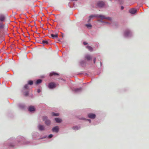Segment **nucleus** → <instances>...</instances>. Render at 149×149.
<instances>
[{
	"label": "nucleus",
	"instance_id": "1",
	"mask_svg": "<svg viewBox=\"0 0 149 149\" xmlns=\"http://www.w3.org/2000/svg\"><path fill=\"white\" fill-rule=\"evenodd\" d=\"M98 17L100 19L98 20V21L104 23V24H109V23L104 22L103 21V19H106L109 21H111L112 19L111 17H107L105 15H91L89 16L90 19H89L88 22H89L91 19L93 17Z\"/></svg>",
	"mask_w": 149,
	"mask_h": 149
},
{
	"label": "nucleus",
	"instance_id": "2",
	"mask_svg": "<svg viewBox=\"0 0 149 149\" xmlns=\"http://www.w3.org/2000/svg\"><path fill=\"white\" fill-rule=\"evenodd\" d=\"M132 34V31L129 29H127L125 31L124 36L125 37L128 38L131 36Z\"/></svg>",
	"mask_w": 149,
	"mask_h": 149
},
{
	"label": "nucleus",
	"instance_id": "3",
	"mask_svg": "<svg viewBox=\"0 0 149 149\" xmlns=\"http://www.w3.org/2000/svg\"><path fill=\"white\" fill-rule=\"evenodd\" d=\"M43 120L45 121V123L47 125H49L51 124L50 120L48 119V117L46 116H44L42 117Z\"/></svg>",
	"mask_w": 149,
	"mask_h": 149
},
{
	"label": "nucleus",
	"instance_id": "4",
	"mask_svg": "<svg viewBox=\"0 0 149 149\" xmlns=\"http://www.w3.org/2000/svg\"><path fill=\"white\" fill-rule=\"evenodd\" d=\"M14 140L13 138H11L9 139L7 143H8V146L10 147H13L14 146V144L13 143Z\"/></svg>",
	"mask_w": 149,
	"mask_h": 149
},
{
	"label": "nucleus",
	"instance_id": "5",
	"mask_svg": "<svg viewBox=\"0 0 149 149\" xmlns=\"http://www.w3.org/2000/svg\"><path fill=\"white\" fill-rule=\"evenodd\" d=\"M17 139H18V141L19 142H21V143L23 142V143H22L23 144H27V143H24V141H25V139L21 136H18L17 138Z\"/></svg>",
	"mask_w": 149,
	"mask_h": 149
},
{
	"label": "nucleus",
	"instance_id": "6",
	"mask_svg": "<svg viewBox=\"0 0 149 149\" xmlns=\"http://www.w3.org/2000/svg\"><path fill=\"white\" fill-rule=\"evenodd\" d=\"M104 5V2L103 1H99L97 3V6L99 7H102Z\"/></svg>",
	"mask_w": 149,
	"mask_h": 149
},
{
	"label": "nucleus",
	"instance_id": "7",
	"mask_svg": "<svg viewBox=\"0 0 149 149\" xmlns=\"http://www.w3.org/2000/svg\"><path fill=\"white\" fill-rule=\"evenodd\" d=\"M56 86L55 84L53 82L49 83L48 87L50 89H53L55 88Z\"/></svg>",
	"mask_w": 149,
	"mask_h": 149
},
{
	"label": "nucleus",
	"instance_id": "8",
	"mask_svg": "<svg viewBox=\"0 0 149 149\" xmlns=\"http://www.w3.org/2000/svg\"><path fill=\"white\" fill-rule=\"evenodd\" d=\"M38 128L40 131H43L45 130V127L44 125L39 124L38 126Z\"/></svg>",
	"mask_w": 149,
	"mask_h": 149
},
{
	"label": "nucleus",
	"instance_id": "9",
	"mask_svg": "<svg viewBox=\"0 0 149 149\" xmlns=\"http://www.w3.org/2000/svg\"><path fill=\"white\" fill-rule=\"evenodd\" d=\"M72 90L75 93H78L81 92L82 91V88H77Z\"/></svg>",
	"mask_w": 149,
	"mask_h": 149
},
{
	"label": "nucleus",
	"instance_id": "10",
	"mask_svg": "<svg viewBox=\"0 0 149 149\" xmlns=\"http://www.w3.org/2000/svg\"><path fill=\"white\" fill-rule=\"evenodd\" d=\"M52 130L53 132L57 133L58 132L59 130V128L58 126H56L55 127L53 128L52 129Z\"/></svg>",
	"mask_w": 149,
	"mask_h": 149
},
{
	"label": "nucleus",
	"instance_id": "11",
	"mask_svg": "<svg viewBox=\"0 0 149 149\" xmlns=\"http://www.w3.org/2000/svg\"><path fill=\"white\" fill-rule=\"evenodd\" d=\"M137 10H136L134 8H133L131 9H130L129 10L130 13L132 14H134L136 12Z\"/></svg>",
	"mask_w": 149,
	"mask_h": 149
},
{
	"label": "nucleus",
	"instance_id": "12",
	"mask_svg": "<svg viewBox=\"0 0 149 149\" xmlns=\"http://www.w3.org/2000/svg\"><path fill=\"white\" fill-rule=\"evenodd\" d=\"M85 59L88 61H89L91 60L92 58V57L89 54H86L85 56Z\"/></svg>",
	"mask_w": 149,
	"mask_h": 149
},
{
	"label": "nucleus",
	"instance_id": "13",
	"mask_svg": "<svg viewBox=\"0 0 149 149\" xmlns=\"http://www.w3.org/2000/svg\"><path fill=\"white\" fill-rule=\"evenodd\" d=\"M28 110L30 112L34 111L35 110V108L33 106H30L29 107Z\"/></svg>",
	"mask_w": 149,
	"mask_h": 149
},
{
	"label": "nucleus",
	"instance_id": "14",
	"mask_svg": "<svg viewBox=\"0 0 149 149\" xmlns=\"http://www.w3.org/2000/svg\"><path fill=\"white\" fill-rule=\"evenodd\" d=\"M88 117L91 119H94L95 117V115L93 113H89L88 115Z\"/></svg>",
	"mask_w": 149,
	"mask_h": 149
},
{
	"label": "nucleus",
	"instance_id": "15",
	"mask_svg": "<svg viewBox=\"0 0 149 149\" xmlns=\"http://www.w3.org/2000/svg\"><path fill=\"white\" fill-rule=\"evenodd\" d=\"M18 106L21 109H23L25 107V105L23 104H18Z\"/></svg>",
	"mask_w": 149,
	"mask_h": 149
},
{
	"label": "nucleus",
	"instance_id": "16",
	"mask_svg": "<svg viewBox=\"0 0 149 149\" xmlns=\"http://www.w3.org/2000/svg\"><path fill=\"white\" fill-rule=\"evenodd\" d=\"M55 119L56 122L58 123H60L62 121L61 119L59 118H55Z\"/></svg>",
	"mask_w": 149,
	"mask_h": 149
},
{
	"label": "nucleus",
	"instance_id": "17",
	"mask_svg": "<svg viewBox=\"0 0 149 149\" xmlns=\"http://www.w3.org/2000/svg\"><path fill=\"white\" fill-rule=\"evenodd\" d=\"M5 19V17L3 15H0V20L1 21H3Z\"/></svg>",
	"mask_w": 149,
	"mask_h": 149
},
{
	"label": "nucleus",
	"instance_id": "18",
	"mask_svg": "<svg viewBox=\"0 0 149 149\" xmlns=\"http://www.w3.org/2000/svg\"><path fill=\"white\" fill-rule=\"evenodd\" d=\"M51 37L53 38H57L58 37V34H56L55 35H54L53 34H51Z\"/></svg>",
	"mask_w": 149,
	"mask_h": 149
},
{
	"label": "nucleus",
	"instance_id": "19",
	"mask_svg": "<svg viewBox=\"0 0 149 149\" xmlns=\"http://www.w3.org/2000/svg\"><path fill=\"white\" fill-rule=\"evenodd\" d=\"M86 48L90 51H93V48L90 46H87L86 47Z\"/></svg>",
	"mask_w": 149,
	"mask_h": 149
},
{
	"label": "nucleus",
	"instance_id": "20",
	"mask_svg": "<svg viewBox=\"0 0 149 149\" xmlns=\"http://www.w3.org/2000/svg\"><path fill=\"white\" fill-rule=\"evenodd\" d=\"M42 82V80L40 79H39L37 80L35 83V84L36 85L38 84H39L41 83Z\"/></svg>",
	"mask_w": 149,
	"mask_h": 149
},
{
	"label": "nucleus",
	"instance_id": "21",
	"mask_svg": "<svg viewBox=\"0 0 149 149\" xmlns=\"http://www.w3.org/2000/svg\"><path fill=\"white\" fill-rule=\"evenodd\" d=\"M42 42L44 45H47L49 43L48 41L46 40H43L42 41Z\"/></svg>",
	"mask_w": 149,
	"mask_h": 149
},
{
	"label": "nucleus",
	"instance_id": "22",
	"mask_svg": "<svg viewBox=\"0 0 149 149\" xmlns=\"http://www.w3.org/2000/svg\"><path fill=\"white\" fill-rule=\"evenodd\" d=\"M58 75V74L54 72H51L50 74V76H52L53 75Z\"/></svg>",
	"mask_w": 149,
	"mask_h": 149
},
{
	"label": "nucleus",
	"instance_id": "23",
	"mask_svg": "<svg viewBox=\"0 0 149 149\" xmlns=\"http://www.w3.org/2000/svg\"><path fill=\"white\" fill-rule=\"evenodd\" d=\"M52 115L53 116H58L59 115L58 113H55L54 112H52Z\"/></svg>",
	"mask_w": 149,
	"mask_h": 149
},
{
	"label": "nucleus",
	"instance_id": "24",
	"mask_svg": "<svg viewBox=\"0 0 149 149\" xmlns=\"http://www.w3.org/2000/svg\"><path fill=\"white\" fill-rule=\"evenodd\" d=\"M86 26L88 28H90L92 27V25L90 24H86Z\"/></svg>",
	"mask_w": 149,
	"mask_h": 149
},
{
	"label": "nucleus",
	"instance_id": "25",
	"mask_svg": "<svg viewBox=\"0 0 149 149\" xmlns=\"http://www.w3.org/2000/svg\"><path fill=\"white\" fill-rule=\"evenodd\" d=\"M85 63V62L84 61H81L80 62V64L82 66H83Z\"/></svg>",
	"mask_w": 149,
	"mask_h": 149
},
{
	"label": "nucleus",
	"instance_id": "26",
	"mask_svg": "<svg viewBox=\"0 0 149 149\" xmlns=\"http://www.w3.org/2000/svg\"><path fill=\"white\" fill-rule=\"evenodd\" d=\"M80 127H78V126L73 127L72 128L74 130H77L80 129Z\"/></svg>",
	"mask_w": 149,
	"mask_h": 149
},
{
	"label": "nucleus",
	"instance_id": "27",
	"mask_svg": "<svg viewBox=\"0 0 149 149\" xmlns=\"http://www.w3.org/2000/svg\"><path fill=\"white\" fill-rule=\"evenodd\" d=\"M29 88V87H28V84H26V85H25L24 87V89H28Z\"/></svg>",
	"mask_w": 149,
	"mask_h": 149
},
{
	"label": "nucleus",
	"instance_id": "28",
	"mask_svg": "<svg viewBox=\"0 0 149 149\" xmlns=\"http://www.w3.org/2000/svg\"><path fill=\"white\" fill-rule=\"evenodd\" d=\"M28 84L31 85L33 84V81H29L28 82Z\"/></svg>",
	"mask_w": 149,
	"mask_h": 149
},
{
	"label": "nucleus",
	"instance_id": "29",
	"mask_svg": "<svg viewBox=\"0 0 149 149\" xmlns=\"http://www.w3.org/2000/svg\"><path fill=\"white\" fill-rule=\"evenodd\" d=\"M24 94L26 96H27L29 95V92L28 91H26L24 92Z\"/></svg>",
	"mask_w": 149,
	"mask_h": 149
},
{
	"label": "nucleus",
	"instance_id": "30",
	"mask_svg": "<svg viewBox=\"0 0 149 149\" xmlns=\"http://www.w3.org/2000/svg\"><path fill=\"white\" fill-rule=\"evenodd\" d=\"M53 136V135L52 134H50L48 136V138H50L52 137Z\"/></svg>",
	"mask_w": 149,
	"mask_h": 149
},
{
	"label": "nucleus",
	"instance_id": "31",
	"mask_svg": "<svg viewBox=\"0 0 149 149\" xmlns=\"http://www.w3.org/2000/svg\"><path fill=\"white\" fill-rule=\"evenodd\" d=\"M37 92L38 93H39L40 92V89H38L37 90Z\"/></svg>",
	"mask_w": 149,
	"mask_h": 149
},
{
	"label": "nucleus",
	"instance_id": "32",
	"mask_svg": "<svg viewBox=\"0 0 149 149\" xmlns=\"http://www.w3.org/2000/svg\"><path fill=\"white\" fill-rule=\"evenodd\" d=\"M96 61V58H94L93 59V62L94 63H95Z\"/></svg>",
	"mask_w": 149,
	"mask_h": 149
},
{
	"label": "nucleus",
	"instance_id": "33",
	"mask_svg": "<svg viewBox=\"0 0 149 149\" xmlns=\"http://www.w3.org/2000/svg\"><path fill=\"white\" fill-rule=\"evenodd\" d=\"M83 44L84 45H86L88 44V43H86V42H84Z\"/></svg>",
	"mask_w": 149,
	"mask_h": 149
},
{
	"label": "nucleus",
	"instance_id": "34",
	"mask_svg": "<svg viewBox=\"0 0 149 149\" xmlns=\"http://www.w3.org/2000/svg\"><path fill=\"white\" fill-rule=\"evenodd\" d=\"M3 27V25L2 24H0V28H2Z\"/></svg>",
	"mask_w": 149,
	"mask_h": 149
},
{
	"label": "nucleus",
	"instance_id": "35",
	"mask_svg": "<svg viewBox=\"0 0 149 149\" xmlns=\"http://www.w3.org/2000/svg\"><path fill=\"white\" fill-rule=\"evenodd\" d=\"M124 7L123 6H121V10H123L124 9Z\"/></svg>",
	"mask_w": 149,
	"mask_h": 149
},
{
	"label": "nucleus",
	"instance_id": "36",
	"mask_svg": "<svg viewBox=\"0 0 149 149\" xmlns=\"http://www.w3.org/2000/svg\"><path fill=\"white\" fill-rule=\"evenodd\" d=\"M87 120L90 123L91 122V120L90 119H88Z\"/></svg>",
	"mask_w": 149,
	"mask_h": 149
},
{
	"label": "nucleus",
	"instance_id": "37",
	"mask_svg": "<svg viewBox=\"0 0 149 149\" xmlns=\"http://www.w3.org/2000/svg\"><path fill=\"white\" fill-rule=\"evenodd\" d=\"M35 134H36V135H38V134L37 132H36L35 133Z\"/></svg>",
	"mask_w": 149,
	"mask_h": 149
},
{
	"label": "nucleus",
	"instance_id": "38",
	"mask_svg": "<svg viewBox=\"0 0 149 149\" xmlns=\"http://www.w3.org/2000/svg\"><path fill=\"white\" fill-rule=\"evenodd\" d=\"M33 137H34V135H33Z\"/></svg>",
	"mask_w": 149,
	"mask_h": 149
},
{
	"label": "nucleus",
	"instance_id": "39",
	"mask_svg": "<svg viewBox=\"0 0 149 149\" xmlns=\"http://www.w3.org/2000/svg\"><path fill=\"white\" fill-rule=\"evenodd\" d=\"M101 64H102V63L101 62H100V65H101Z\"/></svg>",
	"mask_w": 149,
	"mask_h": 149
},
{
	"label": "nucleus",
	"instance_id": "40",
	"mask_svg": "<svg viewBox=\"0 0 149 149\" xmlns=\"http://www.w3.org/2000/svg\"><path fill=\"white\" fill-rule=\"evenodd\" d=\"M62 80H63V81H64V79H63Z\"/></svg>",
	"mask_w": 149,
	"mask_h": 149
}]
</instances>
